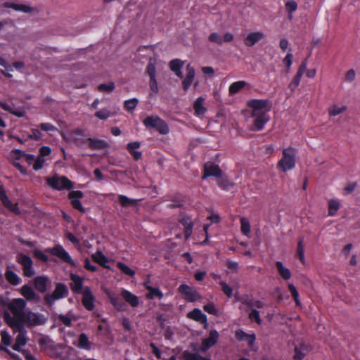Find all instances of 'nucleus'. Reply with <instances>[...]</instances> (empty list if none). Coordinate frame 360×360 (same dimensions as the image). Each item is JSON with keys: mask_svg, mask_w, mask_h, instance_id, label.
<instances>
[{"mask_svg": "<svg viewBox=\"0 0 360 360\" xmlns=\"http://www.w3.org/2000/svg\"><path fill=\"white\" fill-rule=\"evenodd\" d=\"M22 315L20 319V330L23 328V325L28 328H33L44 325L47 321L43 314L33 312L29 309L25 310Z\"/></svg>", "mask_w": 360, "mask_h": 360, "instance_id": "nucleus-2", "label": "nucleus"}, {"mask_svg": "<svg viewBox=\"0 0 360 360\" xmlns=\"http://www.w3.org/2000/svg\"><path fill=\"white\" fill-rule=\"evenodd\" d=\"M44 252L58 257L61 261L70 264L71 266H77V262L72 259L70 254L61 245L58 244L53 248H46Z\"/></svg>", "mask_w": 360, "mask_h": 360, "instance_id": "nucleus-6", "label": "nucleus"}, {"mask_svg": "<svg viewBox=\"0 0 360 360\" xmlns=\"http://www.w3.org/2000/svg\"><path fill=\"white\" fill-rule=\"evenodd\" d=\"M178 291L184 295L185 300L189 302H193L200 297L197 290L186 284L180 285L178 288Z\"/></svg>", "mask_w": 360, "mask_h": 360, "instance_id": "nucleus-12", "label": "nucleus"}, {"mask_svg": "<svg viewBox=\"0 0 360 360\" xmlns=\"http://www.w3.org/2000/svg\"><path fill=\"white\" fill-rule=\"evenodd\" d=\"M96 298L94 295L92 294L91 289L88 286H85L84 288V290L82 291V303L84 307L87 311H93L95 308V302Z\"/></svg>", "mask_w": 360, "mask_h": 360, "instance_id": "nucleus-14", "label": "nucleus"}, {"mask_svg": "<svg viewBox=\"0 0 360 360\" xmlns=\"http://www.w3.org/2000/svg\"><path fill=\"white\" fill-rule=\"evenodd\" d=\"M141 147V143L139 141L129 142L127 145V150L133 157L134 160L138 161L141 158L142 153L136 150Z\"/></svg>", "mask_w": 360, "mask_h": 360, "instance_id": "nucleus-27", "label": "nucleus"}, {"mask_svg": "<svg viewBox=\"0 0 360 360\" xmlns=\"http://www.w3.org/2000/svg\"><path fill=\"white\" fill-rule=\"evenodd\" d=\"M219 337V333L216 330H211L208 338L203 339L202 341L201 351L205 352L214 346L217 342Z\"/></svg>", "mask_w": 360, "mask_h": 360, "instance_id": "nucleus-19", "label": "nucleus"}, {"mask_svg": "<svg viewBox=\"0 0 360 360\" xmlns=\"http://www.w3.org/2000/svg\"><path fill=\"white\" fill-rule=\"evenodd\" d=\"M248 106L252 109L251 114L268 112L271 108V103L267 99H251L248 101Z\"/></svg>", "mask_w": 360, "mask_h": 360, "instance_id": "nucleus-7", "label": "nucleus"}, {"mask_svg": "<svg viewBox=\"0 0 360 360\" xmlns=\"http://www.w3.org/2000/svg\"><path fill=\"white\" fill-rule=\"evenodd\" d=\"M288 290L290 292L292 298L294 299L296 305L300 306V301L299 300V293L297 290L296 288L293 284H289L288 285Z\"/></svg>", "mask_w": 360, "mask_h": 360, "instance_id": "nucleus-53", "label": "nucleus"}, {"mask_svg": "<svg viewBox=\"0 0 360 360\" xmlns=\"http://www.w3.org/2000/svg\"><path fill=\"white\" fill-rule=\"evenodd\" d=\"M340 207V204L338 200L331 199L328 201V213L329 216H335Z\"/></svg>", "mask_w": 360, "mask_h": 360, "instance_id": "nucleus-41", "label": "nucleus"}, {"mask_svg": "<svg viewBox=\"0 0 360 360\" xmlns=\"http://www.w3.org/2000/svg\"><path fill=\"white\" fill-rule=\"evenodd\" d=\"M33 255L37 259L41 260L43 262H47L49 260L48 256L38 249L33 250Z\"/></svg>", "mask_w": 360, "mask_h": 360, "instance_id": "nucleus-60", "label": "nucleus"}, {"mask_svg": "<svg viewBox=\"0 0 360 360\" xmlns=\"http://www.w3.org/2000/svg\"><path fill=\"white\" fill-rule=\"evenodd\" d=\"M74 141L77 144H85L88 142V146L91 150H103L109 146L107 141L98 139L89 138L87 139H79L75 138Z\"/></svg>", "mask_w": 360, "mask_h": 360, "instance_id": "nucleus-10", "label": "nucleus"}, {"mask_svg": "<svg viewBox=\"0 0 360 360\" xmlns=\"http://www.w3.org/2000/svg\"><path fill=\"white\" fill-rule=\"evenodd\" d=\"M219 285L221 288V290L223 292L229 297H231L233 296V289L230 287L226 282L220 281Z\"/></svg>", "mask_w": 360, "mask_h": 360, "instance_id": "nucleus-54", "label": "nucleus"}, {"mask_svg": "<svg viewBox=\"0 0 360 360\" xmlns=\"http://www.w3.org/2000/svg\"><path fill=\"white\" fill-rule=\"evenodd\" d=\"M139 103V100L136 98H131L124 101V108L129 112H132Z\"/></svg>", "mask_w": 360, "mask_h": 360, "instance_id": "nucleus-48", "label": "nucleus"}, {"mask_svg": "<svg viewBox=\"0 0 360 360\" xmlns=\"http://www.w3.org/2000/svg\"><path fill=\"white\" fill-rule=\"evenodd\" d=\"M115 88L114 82H110L108 84H101L97 89L101 92H112Z\"/></svg>", "mask_w": 360, "mask_h": 360, "instance_id": "nucleus-50", "label": "nucleus"}, {"mask_svg": "<svg viewBox=\"0 0 360 360\" xmlns=\"http://www.w3.org/2000/svg\"><path fill=\"white\" fill-rule=\"evenodd\" d=\"M117 266L122 271V274L127 275L129 276L133 277L136 274V272L134 270H132L123 262H118L117 263Z\"/></svg>", "mask_w": 360, "mask_h": 360, "instance_id": "nucleus-46", "label": "nucleus"}, {"mask_svg": "<svg viewBox=\"0 0 360 360\" xmlns=\"http://www.w3.org/2000/svg\"><path fill=\"white\" fill-rule=\"evenodd\" d=\"M233 34L231 32H226L224 34L223 37H221L219 33L212 32L208 39L210 42L215 43L218 45H221L223 42H231L233 40Z\"/></svg>", "mask_w": 360, "mask_h": 360, "instance_id": "nucleus-20", "label": "nucleus"}, {"mask_svg": "<svg viewBox=\"0 0 360 360\" xmlns=\"http://www.w3.org/2000/svg\"><path fill=\"white\" fill-rule=\"evenodd\" d=\"M4 276L6 281L13 286L18 285L22 282L19 276L13 271L11 270L8 266L4 273Z\"/></svg>", "mask_w": 360, "mask_h": 360, "instance_id": "nucleus-29", "label": "nucleus"}, {"mask_svg": "<svg viewBox=\"0 0 360 360\" xmlns=\"http://www.w3.org/2000/svg\"><path fill=\"white\" fill-rule=\"evenodd\" d=\"M204 172L202 179H205L209 176H215L219 178L222 175V172L219 165L212 162H207L204 165Z\"/></svg>", "mask_w": 360, "mask_h": 360, "instance_id": "nucleus-16", "label": "nucleus"}, {"mask_svg": "<svg viewBox=\"0 0 360 360\" xmlns=\"http://www.w3.org/2000/svg\"><path fill=\"white\" fill-rule=\"evenodd\" d=\"M108 298L110 304L117 311L124 312L127 311V305L122 301V297H120L118 295H117L115 292H109L108 294Z\"/></svg>", "mask_w": 360, "mask_h": 360, "instance_id": "nucleus-18", "label": "nucleus"}, {"mask_svg": "<svg viewBox=\"0 0 360 360\" xmlns=\"http://www.w3.org/2000/svg\"><path fill=\"white\" fill-rule=\"evenodd\" d=\"M70 278L71 280V283H70V287L71 290L75 293V294H80L82 293V291L84 290L83 287V283H84V278L83 277L73 274H70Z\"/></svg>", "mask_w": 360, "mask_h": 360, "instance_id": "nucleus-17", "label": "nucleus"}, {"mask_svg": "<svg viewBox=\"0 0 360 360\" xmlns=\"http://www.w3.org/2000/svg\"><path fill=\"white\" fill-rule=\"evenodd\" d=\"M310 350V347L309 345L302 342L299 345L295 346L294 351L295 355L293 356L294 360H302L307 353Z\"/></svg>", "mask_w": 360, "mask_h": 360, "instance_id": "nucleus-25", "label": "nucleus"}, {"mask_svg": "<svg viewBox=\"0 0 360 360\" xmlns=\"http://www.w3.org/2000/svg\"><path fill=\"white\" fill-rule=\"evenodd\" d=\"M4 319L10 327L20 329L19 318L12 317L8 311H5L4 313Z\"/></svg>", "mask_w": 360, "mask_h": 360, "instance_id": "nucleus-36", "label": "nucleus"}, {"mask_svg": "<svg viewBox=\"0 0 360 360\" xmlns=\"http://www.w3.org/2000/svg\"><path fill=\"white\" fill-rule=\"evenodd\" d=\"M155 65L153 63L150 61L147 65L146 68V72L148 73V76L150 77H155Z\"/></svg>", "mask_w": 360, "mask_h": 360, "instance_id": "nucleus-64", "label": "nucleus"}, {"mask_svg": "<svg viewBox=\"0 0 360 360\" xmlns=\"http://www.w3.org/2000/svg\"><path fill=\"white\" fill-rule=\"evenodd\" d=\"M297 150L289 146L282 151V158L277 163V169L283 172L292 170L295 167Z\"/></svg>", "mask_w": 360, "mask_h": 360, "instance_id": "nucleus-1", "label": "nucleus"}, {"mask_svg": "<svg viewBox=\"0 0 360 360\" xmlns=\"http://www.w3.org/2000/svg\"><path fill=\"white\" fill-rule=\"evenodd\" d=\"M184 65V62L180 59L172 60L169 63L170 70L175 73L178 77H182L181 69Z\"/></svg>", "mask_w": 360, "mask_h": 360, "instance_id": "nucleus-31", "label": "nucleus"}, {"mask_svg": "<svg viewBox=\"0 0 360 360\" xmlns=\"http://www.w3.org/2000/svg\"><path fill=\"white\" fill-rule=\"evenodd\" d=\"M148 290V293L146 295V297L149 300H153L157 297L158 300H162L164 297V294L159 289V288H154L150 285L146 287Z\"/></svg>", "mask_w": 360, "mask_h": 360, "instance_id": "nucleus-32", "label": "nucleus"}, {"mask_svg": "<svg viewBox=\"0 0 360 360\" xmlns=\"http://www.w3.org/2000/svg\"><path fill=\"white\" fill-rule=\"evenodd\" d=\"M91 345L89 338L85 333H81L78 338V347L86 350L91 349Z\"/></svg>", "mask_w": 360, "mask_h": 360, "instance_id": "nucleus-38", "label": "nucleus"}, {"mask_svg": "<svg viewBox=\"0 0 360 360\" xmlns=\"http://www.w3.org/2000/svg\"><path fill=\"white\" fill-rule=\"evenodd\" d=\"M219 186L224 190L229 191L234 186V184L226 177H219L218 179Z\"/></svg>", "mask_w": 360, "mask_h": 360, "instance_id": "nucleus-43", "label": "nucleus"}, {"mask_svg": "<svg viewBox=\"0 0 360 360\" xmlns=\"http://www.w3.org/2000/svg\"><path fill=\"white\" fill-rule=\"evenodd\" d=\"M69 295V290L66 285L63 283H56V288L51 294H46L44 296L46 304L51 306L56 300L65 298Z\"/></svg>", "mask_w": 360, "mask_h": 360, "instance_id": "nucleus-4", "label": "nucleus"}, {"mask_svg": "<svg viewBox=\"0 0 360 360\" xmlns=\"http://www.w3.org/2000/svg\"><path fill=\"white\" fill-rule=\"evenodd\" d=\"M120 296L133 308L137 307L139 304V297L126 289H122Z\"/></svg>", "mask_w": 360, "mask_h": 360, "instance_id": "nucleus-22", "label": "nucleus"}, {"mask_svg": "<svg viewBox=\"0 0 360 360\" xmlns=\"http://www.w3.org/2000/svg\"><path fill=\"white\" fill-rule=\"evenodd\" d=\"M0 108L18 117H23L25 115V112L24 110H15L8 103L1 101Z\"/></svg>", "mask_w": 360, "mask_h": 360, "instance_id": "nucleus-35", "label": "nucleus"}, {"mask_svg": "<svg viewBox=\"0 0 360 360\" xmlns=\"http://www.w3.org/2000/svg\"><path fill=\"white\" fill-rule=\"evenodd\" d=\"M285 8L288 13H292L297 8V4L294 0H288L285 2Z\"/></svg>", "mask_w": 360, "mask_h": 360, "instance_id": "nucleus-59", "label": "nucleus"}, {"mask_svg": "<svg viewBox=\"0 0 360 360\" xmlns=\"http://www.w3.org/2000/svg\"><path fill=\"white\" fill-rule=\"evenodd\" d=\"M241 303L246 305L248 308L252 307V301L254 300L252 296L249 294L242 295Z\"/></svg>", "mask_w": 360, "mask_h": 360, "instance_id": "nucleus-56", "label": "nucleus"}, {"mask_svg": "<svg viewBox=\"0 0 360 360\" xmlns=\"http://www.w3.org/2000/svg\"><path fill=\"white\" fill-rule=\"evenodd\" d=\"M119 202L122 207H126L128 206H136L137 205V200L128 198L124 195H119Z\"/></svg>", "mask_w": 360, "mask_h": 360, "instance_id": "nucleus-39", "label": "nucleus"}, {"mask_svg": "<svg viewBox=\"0 0 360 360\" xmlns=\"http://www.w3.org/2000/svg\"><path fill=\"white\" fill-rule=\"evenodd\" d=\"M346 109H347L346 106L339 107L336 105H334L329 109L328 113H329L330 116H336V115L345 112L346 110Z\"/></svg>", "mask_w": 360, "mask_h": 360, "instance_id": "nucleus-52", "label": "nucleus"}, {"mask_svg": "<svg viewBox=\"0 0 360 360\" xmlns=\"http://www.w3.org/2000/svg\"><path fill=\"white\" fill-rule=\"evenodd\" d=\"M180 224L184 227L185 238L187 240L192 234L193 223L192 218L188 215H184L179 219Z\"/></svg>", "mask_w": 360, "mask_h": 360, "instance_id": "nucleus-23", "label": "nucleus"}, {"mask_svg": "<svg viewBox=\"0 0 360 360\" xmlns=\"http://www.w3.org/2000/svg\"><path fill=\"white\" fill-rule=\"evenodd\" d=\"M94 115L100 120H105L111 116V112L108 109L103 108L97 111Z\"/></svg>", "mask_w": 360, "mask_h": 360, "instance_id": "nucleus-51", "label": "nucleus"}, {"mask_svg": "<svg viewBox=\"0 0 360 360\" xmlns=\"http://www.w3.org/2000/svg\"><path fill=\"white\" fill-rule=\"evenodd\" d=\"M302 76V74L297 72L296 75L293 77L292 79L291 80L288 85L289 89L292 91H294L295 89L299 86Z\"/></svg>", "mask_w": 360, "mask_h": 360, "instance_id": "nucleus-49", "label": "nucleus"}, {"mask_svg": "<svg viewBox=\"0 0 360 360\" xmlns=\"http://www.w3.org/2000/svg\"><path fill=\"white\" fill-rule=\"evenodd\" d=\"M143 123L146 128L155 129L160 134L166 135L169 132V129L165 120L158 115L146 117Z\"/></svg>", "mask_w": 360, "mask_h": 360, "instance_id": "nucleus-3", "label": "nucleus"}, {"mask_svg": "<svg viewBox=\"0 0 360 360\" xmlns=\"http://www.w3.org/2000/svg\"><path fill=\"white\" fill-rule=\"evenodd\" d=\"M296 256L302 264L304 263V240L302 238H300L298 240Z\"/></svg>", "mask_w": 360, "mask_h": 360, "instance_id": "nucleus-44", "label": "nucleus"}, {"mask_svg": "<svg viewBox=\"0 0 360 360\" xmlns=\"http://www.w3.org/2000/svg\"><path fill=\"white\" fill-rule=\"evenodd\" d=\"M84 196V193L81 191H71L68 194V198L70 201L72 207L83 214L86 211L80 201V199L83 198Z\"/></svg>", "mask_w": 360, "mask_h": 360, "instance_id": "nucleus-11", "label": "nucleus"}, {"mask_svg": "<svg viewBox=\"0 0 360 360\" xmlns=\"http://www.w3.org/2000/svg\"><path fill=\"white\" fill-rule=\"evenodd\" d=\"M249 309V313H248V318L250 321H255L258 325H260L262 323V319L260 317L259 311L255 309V308H248ZM248 312V310H246Z\"/></svg>", "mask_w": 360, "mask_h": 360, "instance_id": "nucleus-42", "label": "nucleus"}, {"mask_svg": "<svg viewBox=\"0 0 360 360\" xmlns=\"http://www.w3.org/2000/svg\"><path fill=\"white\" fill-rule=\"evenodd\" d=\"M195 77V69L191 64L186 66V75L182 82V87L184 91H187L191 86Z\"/></svg>", "mask_w": 360, "mask_h": 360, "instance_id": "nucleus-26", "label": "nucleus"}, {"mask_svg": "<svg viewBox=\"0 0 360 360\" xmlns=\"http://www.w3.org/2000/svg\"><path fill=\"white\" fill-rule=\"evenodd\" d=\"M58 320L65 326L71 327L72 326V319L69 315L60 314L58 316Z\"/></svg>", "mask_w": 360, "mask_h": 360, "instance_id": "nucleus-57", "label": "nucleus"}, {"mask_svg": "<svg viewBox=\"0 0 360 360\" xmlns=\"http://www.w3.org/2000/svg\"><path fill=\"white\" fill-rule=\"evenodd\" d=\"M39 127L41 130L45 131H58L57 128L51 123H41L39 125Z\"/></svg>", "mask_w": 360, "mask_h": 360, "instance_id": "nucleus-62", "label": "nucleus"}, {"mask_svg": "<svg viewBox=\"0 0 360 360\" xmlns=\"http://www.w3.org/2000/svg\"><path fill=\"white\" fill-rule=\"evenodd\" d=\"M184 360H211L209 358L204 357L198 353H193L186 351L183 354Z\"/></svg>", "mask_w": 360, "mask_h": 360, "instance_id": "nucleus-45", "label": "nucleus"}, {"mask_svg": "<svg viewBox=\"0 0 360 360\" xmlns=\"http://www.w3.org/2000/svg\"><path fill=\"white\" fill-rule=\"evenodd\" d=\"M20 293L27 300L33 301L37 298V294L33 288L29 285H24L20 289Z\"/></svg>", "mask_w": 360, "mask_h": 360, "instance_id": "nucleus-30", "label": "nucleus"}, {"mask_svg": "<svg viewBox=\"0 0 360 360\" xmlns=\"http://www.w3.org/2000/svg\"><path fill=\"white\" fill-rule=\"evenodd\" d=\"M93 260L105 268H109L105 264L108 262L107 257L103 254L101 251H97L94 255L92 256Z\"/></svg>", "mask_w": 360, "mask_h": 360, "instance_id": "nucleus-40", "label": "nucleus"}, {"mask_svg": "<svg viewBox=\"0 0 360 360\" xmlns=\"http://www.w3.org/2000/svg\"><path fill=\"white\" fill-rule=\"evenodd\" d=\"M25 307L26 302L22 298L13 299L8 305V308L13 313V316L16 318H19V319L22 317V314L25 313Z\"/></svg>", "mask_w": 360, "mask_h": 360, "instance_id": "nucleus-9", "label": "nucleus"}, {"mask_svg": "<svg viewBox=\"0 0 360 360\" xmlns=\"http://www.w3.org/2000/svg\"><path fill=\"white\" fill-rule=\"evenodd\" d=\"M24 155L25 152L20 149H13L11 152V157L15 160H19L22 157L24 158Z\"/></svg>", "mask_w": 360, "mask_h": 360, "instance_id": "nucleus-63", "label": "nucleus"}, {"mask_svg": "<svg viewBox=\"0 0 360 360\" xmlns=\"http://www.w3.org/2000/svg\"><path fill=\"white\" fill-rule=\"evenodd\" d=\"M0 200L2 205L11 212L15 214H20V210L18 203H13L8 198L5 188L3 185L0 186Z\"/></svg>", "mask_w": 360, "mask_h": 360, "instance_id": "nucleus-13", "label": "nucleus"}, {"mask_svg": "<svg viewBox=\"0 0 360 360\" xmlns=\"http://www.w3.org/2000/svg\"><path fill=\"white\" fill-rule=\"evenodd\" d=\"M292 58L293 56L292 53L290 51L286 54L285 57L283 60V63L285 65L286 72H289L290 68L292 64Z\"/></svg>", "mask_w": 360, "mask_h": 360, "instance_id": "nucleus-55", "label": "nucleus"}, {"mask_svg": "<svg viewBox=\"0 0 360 360\" xmlns=\"http://www.w3.org/2000/svg\"><path fill=\"white\" fill-rule=\"evenodd\" d=\"M276 267L279 275L285 281H288L291 277V272L289 269L285 267L283 263L280 261L276 262Z\"/></svg>", "mask_w": 360, "mask_h": 360, "instance_id": "nucleus-33", "label": "nucleus"}, {"mask_svg": "<svg viewBox=\"0 0 360 360\" xmlns=\"http://www.w3.org/2000/svg\"><path fill=\"white\" fill-rule=\"evenodd\" d=\"M247 84L245 81H237L233 82L229 88L230 95H234L242 90Z\"/></svg>", "mask_w": 360, "mask_h": 360, "instance_id": "nucleus-37", "label": "nucleus"}, {"mask_svg": "<svg viewBox=\"0 0 360 360\" xmlns=\"http://www.w3.org/2000/svg\"><path fill=\"white\" fill-rule=\"evenodd\" d=\"M187 316L191 319L204 323L205 328L207 326V316L199 309H194L188 314Z\"/></svg>", "mask_w": 360, "mask_h": 360, "instance_id": "nucleus-28", "label": "nucleus"}, {"mask_svg": "<svg viewBox=\"0 0 360 360\" xmlns=\"http://www.w3.org/2000/svg\"><path fill=\"white\" fill-rule=\"evenodd\" d=\"M203 309L207 313L212 315H217L218 313V310L213 303H208L205 304Z\"/></svg>", "mask_w": 360, "mask_h": 360, "instance_id": "nucleus-61", "label": "nucleus"}, {"mask_svg": "<svg viewBox=\"0 0 360 360\" xmlns=\"http://www.w3.org/2000/svg\"><path fill=\"white\" fill-rule=\"evenodd\" d=\"M240 221V230L243 235L248 236L250 231V224L249 220L245 217H242Z\"/></svg>", "mask_w": 360, "mask_h": 360, "instance_id": "nucleus-47", "label": "nucleus"}, {"mask_svg": "<svg viewBox=\"0 0 360 360\" xmlns=\"http://www.w3.org/2000/svg\"><path fill=\"white\" fill-rule=\"evenodd\" d=\"M264 34L261 32H255L249 33L244 39V44L245 46L250 47L254 46L255 44L263 39Z\"/></svg>", "mask_w": 360, "mask_h": 360, "instance_id": "nucleus-24", "label": "nucleus"}, {"mask_svg": "<svg viewBox=\"0 0 360 360\" xmlns=\"http://www.w3.org/2000/svg\"><path fill=\"white\" fill-rule=\"evenodd\" d=\"M205 99L202 96L198 97L193 103V109L197 116L202 115L205 113L206 108L203 106Z\"/></svg>", "mask_w": 360, "mask_h": 360, "instance_id": "nucleus-34", "label": "nucleus"}, {"mask_svg": "<svg viewBox=\"0 0 360 360\" xmlns=\"http://www.w3.org/2000/svg\"><path fill=\"white\" fill-rule=\"evenodd\" d=\"M46 181L50 187L57 191L70 190L73 187V183L65 176H59L56 174L51 177H47Z\"/></svg>", "mask_w": 360, "mask_h": 360, "instance_id": "nucleus-5", "label": "nucleus"}, {"mask_svg": "<svg viewBox=\"0 0 360 360\" xmlns=\"http://www.w3.org/2000/svg\"><path fill=\"white\" fill-rule=\"evenodd\" d=\"M17 262L22 266L23 275L25 276L30 278L35 274L33 261L28 255L20 254L17 258Z\"/></svg>", "mask_w": 360, "mask_h": 360, "instance_id": "nucleus-8", "label": "nucleus"}, {"mask_svg": "<svg viewBox=\"0 0 360 360\" xmlns=\"http://www.w3.org/2000/svg\"><path fill=\"white\" fill-rule=\"evenodd\" d=\"M44 162H45V159L44 158H41L39 156L37 157L34 160V162L33 163V169L34 171L40 170L43 167Z\"/></svg>", "mask_w": 360, "mask_h": 360, "instance_id": "nucleus-58", "label": "nucleus"}, {"mask_svg": "<svg viewBox=\"0 0 360 360\" xmlns=\"http://www.w3.org/2000/svg\"><path fill=\"white\" fill-rule=\"evenodd\" d=\"M251 116L254 117L253 126L255 130L257 131L262 130L270 119L266 111L261 113L251 114Z\"/></svg>", "mask_w": 360, "mask_h": 360, "instance_id": "nucleus-15", "label": "nucleus"}, {"mask_svg": "<svg viewBox=\"0 0 360 360\" xmlns=\"http://www.w3.org/2000/svg\"><path fill=\"white\" fill-rule=\"evenodd\" d=\"M33 284L38 292L44 293L47 290L48 285L51 284V281L47 276H38L34 278Z\"/></svg>", "mask_w": 360, "mask_h": 360, "instance_id": "nucleus-21", "label": "nucleus"}]
</instances>
